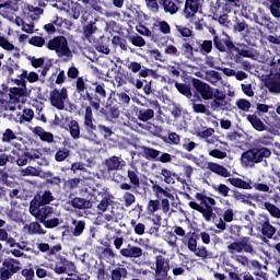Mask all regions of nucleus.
Instances as JSON below:
<instances>
[{
	"instance_id": "nucleus-1",
	"label": "nucleus",
	"mask_w": 280,
	"mask_h": 280,
	"mask_svg": "<svg viewBox=\"0 0 280 280\" xmlns=\"http://www.w3.org/2000/svg\"><path fill=\"white\" fill-rule=\"evenodd\" d=\"M197 200L201 201V205H199L196 201H190L189 208L195 209V211H199L206 220V222H211V218H213V208L215 207L217 202L215 199L211 197L203 196L202 194L196 195Z\"/></svg>"
},
{
	"instance_id": "nucleus-2",
	"label": "nucleus",
	"mask_w": 280,
	"mask_h": 280,
	"mask_svg": "<svg viewBox=\"0 0 280 280\" xmlns=\"http://www.w3.org/2000/svg\"><path fill=\"white\" fill-rule=\"evenodd\" d=\"M47 49L56 51L59 58H67L68 60L73 58V52L71 51V48H69V42L65 36H57L50 39L47 44Z\"/></svg>"
},
{
	"instance_id": "nucleus-3",
	"label": "nucleus",
	"mask_w": 280,
	"mask_h": 280,
	"mask_svg": "<svg viewBox=\"0 0 280 280\" xmlns=\"http://www.w3.org/2000/svg\"><path fill=\"white\" fill-rule=\"evenodd\" d=\"M272 151L268 148L260 149H252L242 154L241 161L248 167L249 165H254V163H261L264 159H270Z\"/></svg>"
},
{
	"instance_id": "nucleus-4",
	"label": "nucleus",
	"mask_w": 280,
	"mask_h": 280,
	"mask_svg": "<svg viewBox=\"0 0 280 280\" xmlns=\"http://www.w3.org/2000/svg\"><path fill=\"white\" fill-rule=\"evenodd\" d=\"M60 211L56 208L46 206L39 210V222L46 226V229H56L60 224Z\"/></svg>"
},
{
	"instance_id": "nucleus-5",
	"label": "nucleus",
	"mask_w": 280,
	"mask_h": 280,
	"mask_svg": "<svg viewBox=\"0 0 280 280\" xmlns=\"http://www.w3.org/2000/svg\"><path fill=\"white\" fill-rule=\"evenodd\" d=\"M228 183H230V185H232V187H236L237 189H256V191H264V192H268L270 191V187L266 184H259L256 183L253 186V180L248 179V180H244L240 177H232L228 179Z\"/></svg>"
},
{
	"instance_id": "nucleus-6",
	"label": "nucleus",
	"mask_w": 280,
	"mask_h": 280,
	"mask_svg": "<svg viewBox=\"0 0 280 280\" xmlns=\"http://www.w3.org/2000/svg\"><path fill=\"white\" fill-rule=\"evenodd\" d=\"M52 8H57V10H61V12H67L71 19H74V21L80 19V14L82 12L80 4L73 3L69 0H59L56 3H52Z\"/></svg>"
},
{
	"instance_id": "nucleus-7",
	"label": "nucleus",
	"mask_w": 280,
	"mask_h": 280,
	"mask_svg": "<svg viewBox=\"0 0 280 280\" xmlns=\"http://www.w3.org/2000/svg\"><path fill=\"white\" fill-rule=\"evenodd\" d=\"M52 270L55 275H68V277H73L78 268L73 261H70L65 257H59V259L55 262Z\"/></svg>"
},
{
	"instance_id": "nucleus-8",
	"label": "nucleus",
	"mask_w": 280,
	"mask_h": 280,
	"mask_svg": "<svg viewBox=\"0 0 280 280\" xmlns=\"http://www.w3.org/2000/svg\"><path fill=\"white\" fill-rule=\"evenodd\" d=\"M49 100L54 108L65 110V103L69 100V92L67 91V88L52 90L49 94Z\"/></svg>"
},
{
	"instance_id": "nucleus-9",
	"label": "nucleus",
	"mask_w": 280,
	"mask_h": 280,
	"mask_svg": "<svg viewBox=\"0 0 280 280\" xmlns=\"http://www.w3.org/2000/svg\"><path fill=\"white\" fill-rule=\"evenodd\" d=\"M2 271L0 279L1 280H10L16 272L21 270V261L14 258H8L2 262Z\"/></svg>"
},
{
	"instance_id": "nucleus-10",
	"label": "nucleus",
	"mask_w": 280,
	"mask_h": 280,
	"mask_svg": "<svg viewBox=\"0 0 280 280\" xmlns=\"http://www.w3.org/2000/svg\"><path fill=\"white\" fill-rule=\"evenodd\" d=\"M228 250L231 255H235V253H248L249 255H255V249L253 248V244H250L249 237H243L241 241L231 243L228 246Z\"/></svg>"
},
{
	"instance_id": "nucleus-11",
	"label": "nucleus",
	"mask_w": 280,
	"mask_h": 280,
	"mask_svg": "<svg viewBox=\"0 0 280 280\" xmlns=\"http://www.w3.org/2000/svg\"><path fill=\"white\" fill-rule=\"evenodd\" d=\"M210 108L212 110H229L231 108V103L226 101V94L218 89H215V93L212 97V102L210 103Z\"/></svg>"
},
{
	"instance_id": "nucleus-12",
	"label": "nucleus",
	"mask_w": 280,
	"mask_h": 280,
	"mask_svg": "<svg viewBox=\"0 0 280 280\" xmlns=\"http://www.w3.org/2000/svg\"><path fill=\"white\" fill-rule=\"evenodd\" d=\"M194 86L197 93L201 95L202 100H213V95H215V89L211 88V85L201 82L200 80H195Z\"/></svg>"
},
{
	"instance_id": "nucleus-13",
	"label": "nucleus",
	"mask_w": 280,
	"mask_h": 280,
	"mask_svg": "<svg viewBox=\"0 0 280 280\" xmlns=\"http://www.w3.org/2000/svg\"><path fill=\"white\" fill-rule=\"evenodd\" d=\"M15 84H21V86L10 88L9 97L13 100V102H20L23 97H27V85L25 82H21V80H15Z\"/></svg>"
},
{
	"instance_id": "nucleus-14",
	"label": "nucleus",
	"mask_w": 280,
	"mask_h": 280,
	"mask_svg": "<svg viewBox=\"0 0 280 280\" xmlns=\"http://www.w3.org/2000/svg\"><path fill=\"white\" fill-rule=\"evenodd\" d=\"M198 10H200V0H186L184 14L186 19H191L198 14Z\"/></svg>"
},
{
	"instance_id": "nucleus-15",
	"label": "nucleus",
	"mask_w": 280,
	"mask_h": 280,
	"mask_svg": "<svg viewBox=\"0 0 280 280\" xmlns=\"http://www.w3.org/2000/svg\"><path fill=\"white\" fill-rule=\"evenodd\" d=\"M105 165L108 172H115L126 167V161L119 156H112L105 160Z\"/></svg>"
},
{
	"instance_id": "nucleus-16",
	"label": "nucleus",
	"mask_w": 280,
	"mask_h": 280,
	"mask_svg": "<svg viewBox=\"0 0 280 280\" xmlns=\"http://www.w3.org/2000/svg\"><path fill=\"white\" fill-rule=\"evenodd\" d=\"M266 86L270 93L280 92V73L270 74L266 81Z\"/></svg>"
},
{
	"instance_id": "nucleus-17",
	"label": "nucleus",
	"mask_w": 280,
	"mask_h": 280,
	"mask_svg": "<svg viewBox=\"0 0 280 280\" xmlns=\"http://www.w3.org/2000/svg\"><path fill=\"white\" fill-rule=\"evenodd\" d=\"M120 255L122 257L138 259V257H141V255H143V249H141V247L128 245L127 248L120 249Z\"/></svg>"
},
{
	"instance_id": "nucleus-18",
	"label": "nucleus",
	"mask_w": 280,
	"mask_h": 280,
	"mask_svg": "<svg viewBox=\"0 0 280 280\" xmlns=\"http://www.w3.org/2000/svg\"><path fill=\"white\" fill-rule=\"evenodd\" d=\"M246 119L249 121L254 130H257L258 132H264V130H266V125L264 121H261V118H259L257 114H248Z\"/></svg>"
},
{
	"instance_id": "nucleus-19",
	"label": "nucleus",
	"mask_w": 280,
	"mask_h": 280,
	"mask_svg": "<svg viewBox=\"0 0 280 280\" xmlns=\"http://www.w3.org/2000/svg\"><path fill=\"white\" fill-rule=\"evenodd\" d=\"M207 167L210 170V172H213L219 176H223V178H229V176H231V172L218 163L208 162Z\"/></svg>"
},
{
	"instance_id": "nucleus-20",
	"label": "nucleus",
	"mask_w": 280,
	"mask_h": 280,
	"mask_svg": "<svg viewBox=\"0 0 280 280\" xmlns=\"http://www.w3.org/2000/svg\"><path fill=\"white\" fill-rule=\"evenodd\" d=\"M262 222L261 233L266 235V237H272L277 233V229L270 224V220L264 215L260 217Z\"/></svg>"
},
{
	"instance_id": "nucleus-21",
	"label": "nucleus",
	"mask_w": 280,
	"mask_h": 280,
	"mask_svg": "<svg viewBox=\"0 0 280 280\" xmlns=\"http://www.w3.org/2000/svg\"><path fill=\"white\" fill-rule=\"evenodd\" d=\"M43 9L38 7H33V5H26L23 9V14L24 16H27L28 19H32V21H36L40 14H43Z\"/></svg>"
},
{
	"instance_id": "nucleus-22",
	"label": "nucleus",
	"mask_w": 280,
	"mask_h": 280,
	"mask_svg": "<svg viewBox=\"0 0 280 280\" xmlns=\"http://www.w3.org/2000/svg\"><path fill=\"white\" fill-rule=\"evenodd\" d=\"M19 10V5L16 3L7 2L4 4H0V14L4 19H9L10 14L16 12Z\"/></svg>"
},
{
	"instance_id": "nucleus-23",
	"label": "nucleus",
	"mask_w": 280,
	"mask_h": 280,
	"mask_svg": "<svg viewBox=\"0 0 280 280\" xmlns=\"http://www.w3.org/2000/svg\"><path fill=\"white\" fill-rule=\"evenodd\" d=\"M100 19H94L93 21H90L88 24L83 25V36L85 38H91L93 34L97 33V22Z\"/></svg>"
},
{
	"instance_id": "nucleus-24",
	"label": "nucleus",
	"mask_w": 280,
	"mask_h": 280,
	"mask_svg": "<svg viewBox=\"0 0 280 280\" xmlns=\"http://www.w3.org/2000/svg\"><path fill=\"white\" fill-rule=\"evenodd\" d=\"M0 47L7 51H13V56L15 58H20L21 56V49L14 47V45L10 43V40H8L5 37H0Z\"/></svg>"
},
{
	"instance_id": "nucleus-25",
	"label": "nucleus",
	"mask_w": 280,
	"mask_h": 280,
	"mask_svg": "<svg viewBox=\"0 0 280 280\" xmlns=\"http://www.w3.org/2000/svg\"><path fill=\"white\" fill-rule=\"evenodd\" d=\"M32 130L34 135H37L42 141H47V143H51L54 141V135L45 131L43 127H35Z\"/></svg>"
},
{
	"instance_id": "nucleus-26",
	"label": "nucleus",
	"mask_w": 280,
	"mask_h": 280,
	"mask_svg": "<svg viewBox=\"0 0 280 280\" xmlns=\"http://www.w3.org/2000/svg\"><path fill=\"white\" fill-rule=\"evenodd\" d=\"M151 183H152V191L155 194V196L158 198H163V196H164V198H173V196L170 194V189H167V188L165 189L152 180H151Z\"/></svg>"
},
{
	"instance_id": "nucleus-27",
	"label": "nucleus",
	"mask_w": 280,
	"mask_h": 280,
	"mask_svg": "<svg viewBox=\"0 0 280 280\" xmlns=\"http://www.w3.org/2000/svg\"><path fill=\"white\" fill-rule=\"evenodd\" d=\"M128 277V270L124 267H118L112 270V280H125Z\"/></svg>"
},
{
	"instance_id": "nucleus-28",
	"label": "nucleus",
	"mask_w": 280,
	"mask_h": 280,
	"mask_svg": "<svg viewBox=\"0 0 280 280\" xmlns=\"http://www.w3.org/2000/svg\"><path fill=\"white\" fill-rule=\"evenodd\" d=\"M192 253L196 257H199L200 259H211L213 257V254L202 245L198 246Z\"/></svg>"
},
{
	"instance_id": "nucleus-29",
	"label": "nucleus",
	"mask_w": 280,
	"mask_h": 280,
	"mask_svg": "<svg viewBox=\"0 0 280 280\" xmlns=\"http://www.w3.org/2000/svg\"><path fill=\"white\" fill-rule=\"evenodd\" d=\"M155 270H170V260L162 255L156 256Z\"/></svg>"
},
{
	"instance_id": "nucleus-30",
	"label": "nucleus",
	"mask_w": 280,
	"mask_h": 280,
	"mask_svg": "<svg viewBox=\"0 0 280 280\" xmlns=\"http://www.w3.org/2000/svg\"><path fill=\"white\" fill-rule=\"evenodd\" d=\"M71 206L74 209H91V201L77 197L71 200Z\"/></svg>"
},
{
	"instance_id": "nucleus-31",
	"label": "nucleus",
	"mask_w": 280,
	"mask_h": 280,
	"mask_svg": "<svg viewBox=\"0 0 280 280\" xmlns=\"http://www.w3.org/2000/svg\"><path fill=\"white\" fill-rule=\"evenodd\" d=\"M38 73L34 71H27V70H22L20 74L21 80H27L31 84H34V82H38Z\"/></svg>"
},
{
	"instance_id": "nucleus-32",
	"label": "nucleus",
	"mask_w": 280,
	"mask_h": 280,
	"mask_svg": "<svg viewBox=\"0 0 280 280\" xmlns=\"http://www.w3.org/2000/svg\"><path fill=\"white\" fill-rule=\"evenodd\" d=\"M35 200H38L39 205H49V202H54V195H51V191L46 190L35 197Z\"/></svg>"
},
{
	"instance_id": "nucleus-33",
	"label": "nucleus",
	"mask_w": 280,
	"mask_h": 280,
	"mask_svg": "<svg viewBox=\"0 0 280 280\" xmlns=\"http://www.w3.org/2000/svg\"><path fill=\"white\" fill-rule=\"evenodd\" d=\"M137 117L140 121H150L154 118V109H140L137 112Z\"/></svg>"
},
{
	"instance_id": "nucleus-34",
	"label": "nucleus",
	"mask_w": 280,
	"mask_h": 280,
	"mask_svg": "<svg viewBox=\"0 0 280 280\" xmlns=\"http://www.w3.org/2000/svg\"><path fill=\"white\" fill-rule=\"evenodd\" d=\"M84 126H86V128H89L90 130H95L96 128L93 125V109H91V107L85 108Z\"/></svg>"
},
{
	"instance_id": "nucleus-35",
	"label": "nucleus",
	"mask_w": 280,
	"mask_h": 280,
	"mask_svg": "<svg viewBox=\"0 0 280 280\" xmlns=\"http://www.w3.org/2000/svg\"><path fill=\"white\" fill-rule=\"evenodd\" d=\"M164 8V12H168L170 14H176L178 12V5L174 3L172 0H160Z\"/></svg>"
},
{
	"instance_id": "nucleus-36",
	"label": "nucleus",
	"mask_w": 280,
	"mask_h": 280,
	"mask_svg": "<svg viewBox=\"0 0 280 280\" xmlns=\"http://www.w3.org/2000/svg\"><path fill=\"white\" fill-rule=\"evenodd\" d=\"M161 175L164 178V183H166L167 185H174L175 179H176V173H174L167 168H162Z\"/></svg>"
},
{
	"instance_id": "nucleus-37",
	"label": "nucleus",
	"mask_w": 280,
	"mask_h": 280,
	"mask_svg": "<svg viewBox=\"0 0 280 280\" xmlns=\"http://www.w3.org/2000/svg\"><path fill=\"white\" fill-rule=\"evenodd\" d=\"M214 132L215 130L213 128H208V129L198 131L197 137H200V139H206L207 143H213V139H211V137H213Z\"/></svg>"
},
{
	"instance_id": "nucleus-38",
	"label": "nucleus",
	"mask_w": 280,
	"mask_h": 280,
	"mask_svg": "<svg viewBox=\"0 0 280 280\" xmlns=\"http://www.w3.org/2000/svg\"><path fill=\"white\" fill-rule=\"evenodd\" d=\"M159 209H161V201H159V199H151L148 202L147 206V211L149 215H154V213H156V211H159Z\"/></svg>"
},
{
	"instance_id": "nucleus-39",
	"label": "nucleus",
	"mask_w": 280,
	"mask_h": 280,
	"mask_svg": "<svg viewBox=\"0 0 280 280\" xmlns=\"http://www.w3.org/2000/svg\"><path fill=\"white\" fill-rule=\"evenodd\" d=\"M264 207L268 211V213L271 215V218H276L277 220H280V209L277 206L270 202H265Z\"/></svg>"
},
{
	"instance_id": "nucleus-40",
	"label": "nucleus",
	"mask_w": 280,
	"mask_h": 280,
	"mask_svg": "<svg viewBox=\"0 0 280 280\" xmlns=\"http://www.w3.org/2000/svg\"><path fill=\"white\" fill-rule=\"evenodd\" d=\"M68 127L72 139H80V125L75 120H70Z\"/></svg>"
},
{
	"instance_id": "nucleus-41",
	"label": "nucleus",
	"mask_w": 280,
	"mask_h": 280,
	"mask_svg": "<svg viewBox=\"0 0 280 280\" xmlns=\"http://www.w3.org/2000/svg\"><path fill=\"white\" fill-rule=\"evenodd\" d=\"M9 246L10 248H14L16 246V248H19L20 250H25L26 253H30L32 250V248L27 247V242L22 241L20 243H16V240L14 238L9 240Z\"/></svg>"
},
{
	"instance_id": "nucleus-42",
	"label": "nucleus",
	"mask_w": 280,
	"mask_h": 280,
	"mask_svg": "<svg viewBox=\"0 0 280 280\" xmlns=\"http://www.w3.org/2000/svg\"><path fill=\"white\" fill-rule=\"evenodd\" d=\"M72 224L74 226V230L72 232L74 237H80V235L84 233V226H86V224L84 223V221H78V220H73Z\"/></svg>"
},
{
	"instance_id": "nucleus-43",
	"label": "nucleus",
	"mask_w": 280,
	"mask_h": 280,
	"mask_svg": "<svg viewBox=\"0 0 280 280\" xmlns=\"http://www.w3.org/2000/svg\"><path fill=\"white\" fill-rule=\"evenodd\" d=\"M212 189L220 194V196H223V198L229 197V191H231V188L224 184H213Z\"/></svg>"
},
{
	"instance_id": "nucleus-44",
	"label": "nucleus",
	"mask_w": 280,
	"mask_h": 280,
	"mask_svg": "<svg viewBox=\"0 0 280 280\" xmlns=\"http://www.w3.org/2000/svg\"><path fill=\"white\" fill-rule=\"evenodd\" d=\"M154 27H158L162 34H171L172 28L170 27V24L165 21L158 20L154 22Z\"/></svg>"
},
{
	"instance_id": "nucleus-45",
	"label": "nucleus",
	"mask_w": 280,
	"mask_h": 280,
	"mask_svg": "<svg viewBox=\"0 0 280 280\" xmlns=\"http://www.w3.org/2000/svg\"><path fill=\"white\" fill-rule=\"evenodd\" d=\"M255 220V212H250L249 214H245L243 218V223L245 224V229L249 230V234L253 235V221Z\"/></svg>"
},
{
	"instance_id": "nucleus-46",
	"label": "nucleus",
	"mask_w": 280,
	"mask_h": 280,
	"mask_svg": "<svg viewBox=\"0 0 280 280\" xmlns=\"http://www.w3.org/2000/svg\"><path fill=\"white\" fill-rule=\"evenodd\" d=\"M20 175L21 176H39L40 172L38 171V168L34 166H28L26 168H21Z\"/></svg>"
},
{
	"instance_id": "nucleus-47",
	"label": "nucleus",
	"mask_w": 280,
	"mask_h": 280,
	"mask_svg": "<svg viewBox=\"0 0 280 280\" xmlns=\"http://www.w3.org/2000/svg\"><path fill=\"white\" fill-rule=\"evenodd\" d=\"M235 105L240 110H243L244 113H248L250 110L252 104L248 102V100L240 98L236 101Z\"/></svg>"
},
{
	"instance_id": "nucleus-48",
	"label": "nucleus",
	"mask_w": 280,
	"mask_h": 280,
	"mask_svg": "<svg viewBox=\"0 0 280 280\" xmlns=\"http://www.w3.org/2000/svg\"><path fill=\"white\" fill-rule=\"evenodd\" d=\"M142 154L144 159H148L150 161L152 159H156L161 154V152L156 149L144 148Z\"/></svg>"
},
{
	"instance_id": "nucleus-49",
	"label": "nucleus",
	"mask_w": 280,
	"mask_h": 280,
	"mask_svg": "<svg viewBox=\"0 0 280 280\" xmlns=\"http://www.w3.org/2000/svg\"><path fill=\"white\" fill-rule=\"evenodd\" d=\"M127 177L129 178V183H131V185H133L135 187H139V185H141L137 171L129 170L127 172Z\"/></svg>"
},
{
	"instance_id": "nucleus-50",
	"label": "nucleus",
	"mask_w": 280,
	"mask_h": 280,
	"mask_svg": "<svg viewBox=\"0 0 280 280\" xmlns=\"http://www.w3.org/2000/svg\"><path fill=\"white\" fill-rule=\"evenodd\" d=\"M130 224H131L136 235H143L145 233V224L137 223L136 220H131Z\"/></svg>"
},
{
	"instance_id": "nucleus-51",
	"label": "nucleus",
	"mask_w": 280,
	"mask_h": 280,
	"mask_svg": "<svg viewBox=\"0 0 280 280\" xmlns=\"http://www.w3.org/2000/svg\"><path fill=\"white\" fill-rule=\"evenodd\" d=\"M234 198L235 200H238V202H243L244 205H250V201L248 200V198L253 200L255 196H253L252 194L244 195L242 192H235Z\"/></svg>"
},
{
	"instance_id": "nucleus-52",
	"label": "nucleus",
	"mask_w": 280,
	"mask_h": 280,
	"mask_svg": "<svg viewBox=\"0 0 280 280\" xmlns=\"http://www.w3.org/2000/svg\"><path fill=\"white\" fill-rule=\"evenodd\" d=\"M175 86L177 91L182 93V95H185L186 97H191V89H189V85L175 82Z\"/></svg>"
},
{
	"instance_id": "nucleus-53",
	"label": "nucleus",
	"mask_w": 280,
	"mask_h": 280,
	"mask_svg": "<svg viewBox=\"0 0 280 280\" xmlns=\"http://www.w3.org/2000/svg\"><path fill=\"white\" fill-rule=\"evenodd\" d=\"M192 110H195L196 113H201L203 115H211L209 108H207V106H205V104L202 103H192Z\"/></svg>"
},
{
	"instance_id": "nucleus-54",
	"label": "nucleus",
	"mask_w": 280,
	"mask_h": 280,
	"mask_svg": "<svg viewBox=\"0 0 280 280\" xmlns=\"http://www.w3.org/2000/svg\"><path fill=\"white\" fill-rule=\"evenodd\" d=\"M8 163H14V158L3 153V150H0V167H4Z\"/></svg>"
},
{
	"instance_id": "nucleus-55",
	"label": "nucleus",
	"mask_w": 280,
	"mask_h": 280,
	"mask_svg": "<svg viewBox=\"0 0 280 280\" xmlns=\"http://www.w3.org/2000/svg\"><path fill=\"white\" fill-rule=\"evenodd\" d=\"M270 12L276 19H280V2L279 0H272L270 5Z\"/></svg>"
},
{
	"instance_id": "nucleus-56",
	"label": "nucleus",
	"mask_w": 280,
	"mask_h": 280,
	"mask_svg": "<svg viewBox=\"0 0 280 280\" xmlns=\"http://www.w3.org/2000/svg\"><path fill=\"white\" fill-rule=\"evenodd\" d=\"M28 231L30 233H33V234L45 235V231L37 222L31 223L28 226Z\"/></svg>"
},
{
	"instance_id": "nucleus-57",
	"label": "nucleus",
	"mask_w": 280,
	"mask_h": 280,
	"mask_svg": "<svg viewBox=\"0 0 280 280\" xmlns=\"http://www.w3.org/2000/svg\"><path fill=\"white\" fill-rule=\"evenodd\" d=\"M234 261H236L241 266H244V268H250V260L244 255H236L234 257Z\"/></svg>"
},
{
	"instance_id": "nucleus-58",
	"label": "nucleus",
	"mask_w": 280,
	"mask_h": 280,
	"mask_svg": "<svg viewBox=\"0 0 280 280\" xmlns=\"http://www.w3.org/2000/svg\"><path fill=\"white\" fill-rule=\"evenodd\" d=\"M183 51H184L185 58H188V60H192V58H194V47L190 46L189 43L183 44Z\"/></svg>"
},
{
	"instance_id": "nucleus-59",
	"label": "nucleus",
	"mask_w": 280,
	"mask_h": 280,
	"mask_svg": "<svg viewBox=\"0 0 280 280\" xmlns=\"http://www.w3.org/2000/svg\"><path fill=\"white\" fill-rule=\"evenodd\" d=\"M34 119V110L27 108L23 110L22 117L20 118V124L23 121H32Z\"/></svg>"
},
{
	"instance_id": "nucleus-60",
	"label": "nucleus",
	"mask_w": 280,
	"mask_h": 280,
	"mask_svg": "<svg viewBox=\"0 0 280 280\" xmlns=\"http://www.w3.org/2000/svg\"><path fill=\"white\" fill-rule=\"evenodd\" d=\"M69 150L68 149H61L59 151H57L56 155H55V160L58 161V163L65 161L66 159L69 158Z\"/></svg>"
},
{
	"instance_id": "nucleus-61",
	"label": "nucleus",
	"mask_w": 280,
	"mask_h": 280,
	"mask_svg": "<svg viewBox=\"0 0 280 280\" xmlns=\"http://www.w3.org/2000/svg\"><path fill=\"white\" fill-rule=\"evenodd\" d=\"M13 139H16V135L12 129H5V131L2 135V141L4 143H10V141H13Z\"/></svg>"
},
{
	"instance_id": "nucleus-62",
	"label": "nucleus",
	"mask_w": 280,
	"mask_h": 280,
	"mask_svg": "<svg viewBox=\"0 0 280 280\" xmlns=\"http://www.w3.org/2000/svg\"><path fill=\"white\" fill-rule=\"evenodd\" d=\"M209 156H212L213 159H226L228 154L225 151H220V149H213L209 151Z\"/></svg>"
},
{
	"instance_id": "nucleus-63",
	"label": "nucleus",
	"mask_w": 280,
	"mask_h": 280,
	"mask_svg": "<svg viewBox=\"0 0 280 280\" xmlns=\"http://www.w3.org/2000/svg\"><path fill=\"white\" fill-rule=\"evenodd\" d=\"M213 49V42L211 40H203L201 44V54H211V50Z\"/></svg>"
},
{
	"instance_id": "nucleus-64",
	"label": "nucleus",
	"mask_w": 280,
	"mask_h": 280,
	"mask_svg": "<svg viewBox=\"0 0 280 280\" xmlns=\"http://www.w3.org/2000/svg\"><path fill=\"white\" fill-rule=\"evenodd\" d=\"M167 272L170 270H155V280H170Z\"/></svg>"
}]
</instances>
